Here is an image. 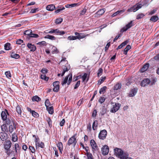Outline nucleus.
<instances>
[{
    "label": "nucleus",
    "mask_w": 159,
    "mask_h": 159,
    "mask_svg": "<svg viewBox=\"0 0 159 159\" xmlns=\"http://www.w3.org/2000/svg\"><path fill=\"white\" fill-rule=\"evenodd\" d=\"M12 141L14 142L18 140V137L16 134L15 133H13L12 135Z\"/></svg>",
    "instance_id": "33"
},
{
    "label": "nucleus",
    "mask_w": 159,
    "mask_h": 159,
    "mask_svg": "<svg viewBox=\"0 0 159 159\" xmlns=\"http://www.w3.org/2000/svg\"><path fill=\"white\" fill-rule=\"evenodd\" d=\"M81 78V75H80L78 76H74L73 77L74 81H76Z\"/></svg>",
    "instance_id": "54"
},
{
    "label": "nucleus",
    "mask_w": 159,
    "mask_h": 159,
    "mask_svg": "<svg viewBox=\"0 0 159 159\" xmlns=\"http://www.w3.org/2000/svg\"><path fill=\"white\" fill-rule=\"evenodd\" d=\"M2 130L3 132L6 131L7 129V127L6 124H3L1 126Z\"/></svg>",
    "instance_id": "39"
},
{
    "label": "nucleus",
    "mask_w": 159,
    "mask_h": 159,
    "mask_svg": "<svg viewBox=\"0 0 159 159\" xmlns=\"http://www.w3.org/2000/svg\"><path fill=\"white\" fill-rule=\"evenodd\" d=\"M106 11L105 8H102L100 9L94 15L95 17H99L103 14Z\"/></svg>",
    "instance_id": "9"
},
{
    "label": "nucleus",
    "mask_w": 159,
    "mask_h": 159,
    "mask_svg": "<svg viewBox=\"0 0 159 159\" xmlns=\"http://www.w3.org/2000/svg\"><path fill=\"white\" fill-rule=\"evenodd\" d=\"M27 46L30 49L31 51L34 52L35 51L36 48L35 45H32L31 43H28L27 45Z\"/></svg>",
    "instance_id": "19"
},
{
    "label": "nucleus",
    "mask_w": 159,
    "mask_h": 159,
    "mask_svg": "<svg viewBox=\"0 0 159 159\" xmlns=\"http://www.w3.org/2000/svg\"><path fill=\"white\" fill-rule=\"evenodd\" d=\"M107 112V109L104 106L103 107L100 111V114L102 115H104Z\"/></svg>",
    "instance_id": "38"
},
{
    "label": "nucleus",
    "mask_w": 159,
    "mask_h": 159,
    "mask_svg": "<svg viewBox=\"0 0 159 159\" xmlns=\"http://www.w3.org/2000/svg\"><path fill=\"white\" fill-rule=\"evenodd\" d=\"M76 136L77 134H75L69 139L67 143V145L68 146L71 145L73 147H75L77 143Z\"/></svg>",
    "instance_id": "3"
},
{
    "label": "nucleus",
    "mask_w": 159,
    "mask_h": 159,
    "mask_svg": "<svg viewBox=\"0 0 159 159\" xmlns=\"http://www.w3.org/2000/svg\"><path fill=\"white\" fill-rule=\"evenodd\" d=\"M4 49L6 50H9L11 49V44L9 43H6L4 45Z\"/></svg>",
    "instance_id": "30"
},
{
    "label": "nucleus",
    "mask_w": 159,
    "mask_h": 159,
    "mask_svg": "<svg viewBox=\"0 0 159 159\" xmlns=\"http://www.w3.org/2000/svg\"><path fill=\"white\" fill-rule=\"evenodd\" d=\"M107 89V87L106 86H104L102 88H101L99 91L100 94H102L104 93L105 92L106 90Z\"/></svg>",
    "instance_id": "32"
},
{
    "label": "nucleus",
    "mask_w": 159,
    "mask_h": 159,
    "mask_svg": "<svg viewBox=\"0 0 159 159\" xmlns=\"http://www.w3.org/2000/svg\"><path fill=\"white\" fill-rule=\"evenodd\" d=\"M33 137L35 138V144H37V143L38 142H39V138L37 136V137L36 136L34 135H33Z\"/></svg>",
    "instance_id": "49"
},
{
    "label": "nucleus",
    "mask_w": 159,
    "mask_h": 159,
    "mask_svg": "<svg viewBox=\"0 0 159 159\" xmlns=\"http://www.w3.org/2000/svg\"><path fill=\"white\" fill-rule=\"evenodd\" d=\"M45 106L46 108H48L49 106L51 105V104L48 99H47L45 102Z\"/></svg>",
    "instance_id": "42"
},
{
    "label": "nucleus",
    "mask_w": 159,
    "mask_h": 159,
    "mask_svg": "<svg viewBox=\"0 0 159 159\" xmlns=\"http://www.w3.org/2000/svg\"><path fill=\"white\" fill-rule=\"evenodd\" d=\"M87 74L85 73H84V75L83 76H81V78L82 80V82H84L87 78Z\"/></svg>",
    "instance_id": "45"
},
{
    "label": "nucleus",
    "mask_w": 159,
    "mask_h": 159,
    "mask_svg": "<svg viewBox=\"0 0 159 159\" xmlns=\"http://www.w3.org/2000/svg\"><path fill=\"white\" fill-rule=\"evenodd\" d=\"M115 153L120 159H132L131 158L128 157L129 154L123 151L120 148H117L114 149Z\"/></svg>",
    "instance_id": "1"
},
{
    "label": "nucleus",
    "mask_w": 159,
    "mask_h": 159,
    "mask_svg": "<svg viewBox=\"0 0 159 159\" xmlns=\"http://www.w3.org/2000/svg\"><path fill=\"white\" fill-rule=\"evenodd\" d=\"M107 132L106 129H103L100 131L99 132L98 137L100 139L103 140L105 139L107 135Z\"/></svg>",
    "instance_id": "6"
},
{
    "label": "nucleus",
    "mask_w": 159,
    "mask_h": 159,
    "mask_svg": "<svg viewBox=\"0 0 159 159\" xmlns=\"http://www.w3.org/2000/svg\"><path fill=\"white\" fill-rule=\"evenodd\" d=\"M121 87V84L120 83H117L114 86V89L115 90H118V89H120Z\"/></svg>",
    "instance_id": "31"
},
{
    "label": "nucleus",
    "mask_w": 159,
    "mask_h": 159,
    "mask_svg": "<svg viewBox=\"0 0 159 159\" xmlns=\"http://www.w3.org/2000/svg\"><path fill=\"white\" fill-rule=\"evenodd\" d=\"M102 154L104 155H107L109 151L108 146L107 145H105L102 148Z\"/></svg>",
    "instance_id": "11"
},
{
    "label": "nucleus",
    "mask_w": 159,
    "mask_h": 159,
    "mask_svg": "<svg viewBox=\"0 0 159 159\" xmlns=\"http://www.w3.org/2000/svg\"><path fill=\"white\" fill-rule=\"evenodd\" d=\"M62 18L57 19L56 20L55 23L56 24H60L62 21Z\"/></svg>",
    "instance_id": "57"
},
{
    "label": "nucleus",
    "mask_w": 159,
    "mask_h": 159,
    "mask_svg": "<svg viewBox=\"0 0 159 159\" xmlns=\"http://www.w3.org/2000/svg\"><path fill=\"white\" fill-rule=\"evenodd\" d=\"M112 104V107L110 110V112L112 113H115L120 108L121 105L119 103H115Z\"/></svg>",
    "instance_id": "5"
},
{
    "label": "nucleus",
    "mask_w": 159,
    "mask_h": 159,
    "mask_svg": "<svg viewBox=\"0 0 159 159\" xmlns=\"http://www.w3.org/2000/svg\"><path fill=\"white\" fill-rule=\"evenodd\" d=\"M66 58H63L61 60V62H60V63L62 64V63L63 61H64L65 65L63 66L62 68L63 70V71L61 75V76H63L64 75L65 73L66 72L69 70L70 69V65L68 64L67 61L66 60Z\"/></svg>",
    "instance_id": "4"
},
{
    "label": "nucleus",
    "mask_w": 159,
    "mask_h": 159,
    "mask_svg": "<svg viewBox=\"0 0 159 159\" xmlns=\"http://www.w3.org/2000/svg\"><path fill=\"white\" fill-rule=\"evenodd\" d=\"M1 116L2 119L3 120L5 121L6 124L9 125L11 124L12 122H15V121L11 118V116L7 117V115L5 113L2 111L1 114Z\"/></svg>",
    "instance_id": "2"
},
{
    "label": "nucleus",
    "mask_w": 159,
    "mask_h": 159,
    "mask_svg": "<svg viewBox=\"0 0 159 159\" xmlns=\"http://www.w3.org/2000/svg\"><path fill=\"white\" fill-rule=\"evenodd\" d=\"M46 109L49 114H52L53 113L54 108L53 106L48 107V108H46Z\"/></svg>",
    "instance_id": "28"
},
{
    "label": "nucleus",
    "mask_w": 159,
    "mask_h": 159,
    "mask_svg": "<svg viewBox=\"0 0 159 159\" xmlns=\"http://www.w3.org/2000/svg\"><path fill=\"white\" fill-rule=\"evenodd\" d=\"M137 89L135 88H133L131 89L129 93L128 96L129 97H134L135 95L137 92Z\"/></svg>",
    "instance_id": "16"
},
{
    "label": "nucleus",
    "mask_w": 159,
    "mask_h": 159,
    "mask_svg": "<svg viewBox=\"0 0 159 159\" xmlns=\"http://www.w3.org/2000/svg\"><path fill=\"white\" fill-rule=\"evenodd\" d=\"M69 77V76H66L64 78L63 81H62L61 83V84L62 85H63L64 84H66L67 83L68 78Z\"/></svg>",
    "instance_id": "51"
},
{
    "label": "nucleus",
    "mask_w": 159,
    "mask_h": 159,
    "mask_svg": "<svg viewBox=\"0 0 159 159\" xmlns=\"http://www.w3.org/2000/svg\"><path fill=\"white\" fill-rule=\"evenodd\" d=\"M98 126V121L97 120H95L92 125V129L93 130H96Z\"/></svg>",
    "instance_id": "22"
},
{
    "label": "nucleus",
    "mask_w": 159,
    "mask_h": 159,
    "mask_svg": "<svg viewBox=\"0 0 159 159\" xmlns=\"http://www.w3.org/2000/svg\"><path fill=\"white\" fill-rule=\"evenodd\" d=\"M12 143L10 140L6 141L4 144V148L5 150L10 149L11 147Z\"/></svg>",
    "instance_id": "10"
},
{
    "label": "nucleus",
    "mask_w": 159,
    "mask_h": 159,
    "mask_svg": "<svg viewBox=\"0 0 159 159\" xmlns=\"http://www.w3.org/2000/svg\"><path fill=\"white\" fill-rule=\"evenodd\" d=\"M145 16L144 15L143 13H140L138 14L136 16V19L137 20H139Z\"/></svg>",
    "instance_id": "48"
},
{
    "label": "nucleus",
    "mask_w": 159,
    "mask_h": 159,
    "mask_svg": "<svg viewBox=\"0 0 159 159\" xmlns=\"http://www.w3.org/2000/svg\"><path fill=\"white\" fill-rule=\"evenodd\" d=\"M110 45H111V42H109L107 43V45L105 47V51H107L108 50L109 47L110 46Z\"/></svg>",
    "instance_id": "64"
},
{
    "label": "nucleus",
    "mask_w": 159,
    "mask_h": 159,
    "mask_svg": "<svg viewBox=\"0 0 159 159\" xmlns=\"http://www.w3.org/2000/svg\"><path fill=\"white\" fill-rule=\"evenodd\" d=\"M125 9H123L120 10H119L114 13L112 15V17H114L116 16L117 15H120L121 14L124 12L125 11Z\"/></svg>",
    "instance_id": "21"
},
{
    "label": "nucleus",
    "mask_w": 159,
    "mask_h": 159,
    "mask_svg": "<svg viewBox=\"0 0 159 159\" xmlns=\"http://www.w3.org/2000/svg\"><path fill=\"white\" fill-rule=\"evenodd\" d=\"M35 145L36 148H43L44 147V143L42 142H41L40 143L39 142H38L37 145Z\"/></svg>",
    "instance_id": "29"
},
{
    "label": "nucleus",
    "mask_w": 159,
    "mask_h": 159,
    "mask_svg": "<svg viewBox=\"0 0 159 159\" xmlns=\"http://www.w3.org/2000/svg\"><path fill=\"white\" fill-rule=\"evenodd\" d=\"M87 10V9L86 8H84L83 10H81L80 11V15H83L85 14L86 13V11Z\"/></svg>",
    "instance_id": "63"
},
{
    "label": "nucleus",
    "mask_w": 159,
    "mask_h": 159,
    "mask_svg": "<svg viewBox=\"0 0 159 159\" xmlns=\"http://www.w3.org/2000/svg\"><path fill=\"white\" fill-rule=\"evenodd\" d=\"M59 150H61L63 149V144L61 142H59L57 144Z\"/></svg>",
    "instance_id": "41"
},
{
    "label": "nucleus",
    "mask_w": 159,
    "mask_h": 159,
    "mask_svg": "<svg viewBox=\"0 0 159 159\" xmlns=\"http://www.w3.org/2000/svg\"><path fill=\"white\" fill-rule=\"evenodd\" d=\"M103 72V70L102 68H100L98 70V73L97 75L98 76H99L102 74Z\"/></svg>",
    "instance_id": "59"
},
{
    "label": "nucleus",
    "mask_w": 159,
    "mask_h": 159,
    "mask_svg": "<svg viewBox=\"0 0 159 159\" xmlns=\"http://www.w3.org/2000/svg\"><path fill=\"white\" fill-rule=\"evenodd\" d=\"M16 110L18 114L21 115L22 113V111L21 108L19 105H17L16 107Z\"/></svg>",
    "instance_id": "34"
},
{
    "label": "nucleus",
    "mask_w": 159,
    "mask_h": 159,
    "mask_svg": "<svg viewBox=\"0 0 159 159\" xmlns=\"http://www.w3.org/2000/svg\"><path fill=\"white\" fill-rule=\"evenodd\" d=\"M5 74L6 76V77L9 78L10 77H11V74L10 72V71H7L5 72Z\"/></svg>",
    "instance_id": "61"
},
{
    "label": "nucleus",
    "mask_w": 159,
    "mask_h": 159,
    "mask_svg": "<svg viewBox=\"0 0 159 159\" xmlns=\"http://www.w3.org/2000/svg\"><path fill=\"white\" fill-rule=\"evenodd\" d=\"M106 77L105 76L101 77L100 78V79L99 80L98 83V84L99 85L101 84L106 80Z\"/></svg>",
    "instance_id": "37"
},
{
    "label": "nucleus",
    "mask_w": 159,
    "mask_h": 159,
    "mask_svg": "<svg viewBox=\"0 0 159 159\" xmlns=\"http://www.w3.org/2000/svg\"><path fill=\"white\" fill-rule=\"evenodd\" d=\"M55 8V7L53 4L48 5L46 7V9L49 11H52Z\"/></svg>",
    "instance_id": "23"
},
{
    "label": "nucleus",
    "mask_w": 159,
    "mask_h": 159,
    "mask_svg": "<svg viewBox=\"0 0 159 159\" xmlns=\"http://www.w3.org/2000/svg\"><path fill=\"white\" fill-rule=\"evenodd\" d=\"M14 148L16 154L20 151V147L18 143H15L14 145Z\"/></svg>",
    "instance_id": "26"
},
{
    "label": "nucleus",
    "mask_w": 159,
    "mask_h": 159,
    "mask_svg": "<svg viewBox=\"0 0 159 159\" xmlns=\"http://www.w3.org/2000/svg\"><path fill=\"white\" fill-rule=\"evenodd\" d=\"M46 42L45 41H42L41 42H40L37 43V44L39 45L40 46H44L46 44Z\"/></svg>",
    "instance_id": "60"
},
{
    "label": "nucleus",
    "mask_w": 159,
    "mask_h": 159,
    "mask_svg": "<svg viewBox=\"0 0 159 159\" xmlns=\"http://www.w3.org/2000/svg\"><path fill=\"white\" fill-rule=\"evenodd\" d=\"M64 7H62V8H58L55 11V12L56 13H58L60 12L61 11L65 9Z\"/></svg>",
    "instance_id": "58"
},
{
    "label": "nucleus",
    "mask_w": 159,
    "mask_h": 159,
    "mask_svg": "<svg viewBox=\"0 0 159 159\" xmlns=\"http://www.w3.org/2000/svg\"><path fill=\"white\" fill-rule=\"evenodd\" d=\"M47 121L48 124L49 126L51 127L52 126V121L50 117H48L47 119Z\"/></svg>",
    "instance_id": "46"
},
{
    "label": "nucleus",
    "mask_w": 159,
    "mask_h": 159,
    "mask_svg": "<svg viewBox=\"0 0 159 159\" xmlns=\"http://www.w3.org/2000/svg\"><path fill=\"white\" fill-rule=\"evenodd\" d=\"M120 33H121L119 34L118 35H117L116 36V37L114 39V40H113L114 42H115L120 37L122 36V35L123 33H121V32H120Z\"/></svg>",
    "instance_id": "55"
},
{
    "label": "nucleus",
    "mask_w": 159,
    "mask_h": 159,
    "mask_svg": "<svg viewBox=\"0 0 159 159\" xmlns=\"http://www.w3.org/2000/svg\"><path fill=\"white\" fill-rule=\"evenodd\" d=\"M150 83V80L148 78H146L143 80L141 83V85L144 87L147 86Z\"/></svg>",
    "instance_id": "14"
},
{
    "label": "nucleus",
    "mask_w": 159,
    "mask_h": 159,
    "mask_svg": "<svg viewBox=\"0 0 159 159\" xmlns=\"http://www.w3.org/2000/svg\"><path fill=\"white\" fill-rule=\"evenodd\" d=\"M133 25V21H131L127 24L125 27L122 28L120 30V32L123 33L124 32L126 31L129 29Z\"/></svg>",
    "instance_id": "7"
},
{
    "label": "nucleus",
    "mask_w": 159,
    "mask_h": 159,
    "mask_svg": "<svg viewBox=\"0 0 159 159\" xmlns=\"http://www.w3.org/2000/svg\"><path fill=\"white\" fill-rule=\"evenodd\" d=\"M76 38V37H75V36L71 35L68 37L67 39L70 40H75L77 39Z\"/></svg>",
    "instance_id": "52"
},
{
    "label": "nucleus",
    "mask_w": 159,
    "mask_h": 159,
    "mask_svg": "<svg viewBox=\"0 0 159 159\" xmlns=\"http://www.w3.org/2000/svg\"><path fill=\"white\" fill-rule=\"evenodd\" d=\"M149 66L148 63H146L144 64L143 66L140 69V71L141 72H143L146 71L148 69Z\"/></svg>",
    "instance_id": "18"
},
{
    "label": "nucleus",
    "mask_w": 159,
    "mask_h": 159,
    "mask_svg": "<svg viewBox=\"0 0 159 159\" xmlns=\"http://www.w3.org/2000/svg\"><path fill=\"white\" fill-rule=\"evenodd\" d=\"M7 134L5 132H1L0 133V138L2 141H5L7 139Z\"/></svg>",
    "instance_id": "13"
},
{
    "label": "nucleus",
    "mask_w": 159,
    "mask_h": 159,
    "mask_svg": "<svg viewBox=\"0 0 159 159\" xmlns=\"http://www.w3.org/2000/svg\"><path fill=\"white\" fill-rule=\"evenodd\" d=\"M159 18L157 16L155 15L152 16L150 18V20L153 22H155L157 21Z\"/></svg>",
    "instance_id": "27"
},
{
    "label": "nucleus",
    "mask_w": 159,
    "mask_h": 159,
    "mask_svg": "<svg viewBox=\"0 0 159 159\" xmlns=\"http://www.w3.org/2000/svg\"><path fill=\"white\" fill-rule=\"evenodd\" d=\"M31 113L32 116L34 117H37L39 116V114L34 111H32V113Z\"/></svg>",
    "instance_id": "50"
},
{
    "label": "nucleus",
    "mask_w": 159,
    "mask_h": 159,
    "mask_svg": "<svg viewBox=\"0 0 159 159\" xmlns=\"http://www.w3.org/2000/svg\"><path fill=\"white\" fill-rule=\"evenodd\" d=\"M45 39H48L52 40H55L56 38L53 36L48 35L44 37Z\"/></svg>",
    "instance_id": "36"
},
{
    "label": "nucleus",
    "mask_w": 159,
    "mask_h": 159,
    "mask_svg": "<svg viewBox=\"0 0 159 159\" xmlns=\"http://www.w3.org/2000/svg\"><path fill=\"white\" fill-rule=\"evenodd\" d=\"M87 129L88 131L89 132H91L92 130L91 126V124L90 123H89L87 125Z\"/></svg>",
    "instance_id": "62"
},
{
    "label": "nucleus",
    "mask_w": 159,
    "mask_h": 159,
    "mask_svg": "<svg viewBox=\"0 0 159 159\" xmlns=\"http://www.w3.org/2000/svg\"><path fill=\"white\" fill-rule=\"evenodd\" d=\"M9 131L10 133H12L14 130L16 129V125L15 122H13V125H9Z\"/></svg>",
    "instance_id": "17"
},
{
    "label": "nucleus",
    "mask_w": 159,
    "mask_h": 159,
    "mask_svg": "<svg viewBox=\"0 0 159 159\" xmlns=\"http://www.w3.org/2000/svg\"><path fill=\"white\" fill-rule=\"evenodd\" d=\"M142 6V5L141 4H137L133 6L134 8V12H135L138 10L140 8H141Z\"/></svg>",
    "instance_id": "24"
},
{
    "label": "nucleus",
    "mask_w": 159,
    "mask_h": 159,
    "mask_svg": "<svg viewBox=\"0 0 159 159\" xmlns=\"http://www.w3.org/2000/svg\"><path fill=\"white\" fill-rule=\"evenodd\" d=\"M75 37L76 39H83L86 36H88L89 34H87L86 35L84 33H79L78 32H75Z\"/></svg>",
    "instance_id": "8"
},
{
    "label": "nucleus",
    "mask_w": 159,
    "mask_h": 159,
    "mask_svg": "<svg viewBox=\"0 0 159 159\" xmlns=\"http://www.w3.org/2000/svg\"><path fill=\"white\" fill-rule=\"evenodd\" d=\"M41 78L42 79L44 80L45 81H47L48 80L49 78L48 77H47L45 75H41Z\"/></svg>",
    "instance_id": "47"
},
{
    "label": "nucleus",
    "mask_w": 159,
    "mask_h": 159,
    "mask_svg": "<svg viewBox=\"0 0 159 159\" xmlns=\"http://www.w3.org/2000/svg\"><path fill=\"white\" fill-rule=\"evenodd\" d=\"M29 149L31 151V152L32 153H35V149L33 146H30L29 147Z\"/></svg>",
    "instance_id": "53"
},
{
    "label": "nucleus",
    "mask_w": 159,
    "mask_h": 159,
    "mask_svg": "<svg viewBox=\"0 0 159 159\" xmlns=\"http://www.w3.org/2000/svg\"><path fill=\"white\" fill-rule=\"evenodd\" d=\"M67 76H69V77L68 81V82L67 83V84L68 85H69L72 81V74L70 73Z\"/></svg>",
    "instance_id": "44"
},
{
    "label": "nucleus",
    "mask_w": 159,
    "mask_h": 159,
    "mask_svg": "<svg viewBox=\"0 0 159 159\" xmlns=\"http://www.w3.org/2000/svg\"><path fill=\"white\" fill-rule=\"evenodd\" d=\"M78 4L77 3H75L71 4H67L65 7L67 8H70V7H74L76 6Z\"/></svg>",
    "instance_id": "43"
},
{
    "label": "nucleus",
    "mask_w": 159,
    "mask_h": 159,
    "mask_svg": "<svg viewBox=\"0 0 159 159\" xmlns=\"http://www.w3.org/2000/svg\"><path fill=\"white\" fill-rule=\"evenodd\" d=\"M41 100V99L37 96H35L33 97L32 98V100L33 102H38Z\"/></svg>",
    "instance_id": "35"
},
{
    "label": "nucleus",
    "mask_w": 159,
    "mask_h": 159,
    "mask_svg": "<svg viewBox=\"0 0 159 159\" xmlns=\"http://www.w3.org/2000/svg\"><path fill=\"white\" fill-rule=\"evenodd\" d=\"M32 33V30H25L24 31V34L25 35H27L30 37V35H31Z\"/></svg>",
    "instance_id": "40"
},
{
    "label": "nucleus",
    "mask_w": 159,
    "mask_h": 159,
    "mask_svg": "<svg viewBox=\"0 0 159 159\" xmlns=\"http://www.w3.org/2000/svg\"><path fill=\"white\" fill-rule=\"evenodd\" d=\"M128 40H126L122 43L120 45H119L117 48L116 49L117 50L118 49L122 48L123 47L126 45L128 43Z\"/></svg>",
    "instance_id": "25"
},
{
    "label": "nucleus",
    "mask_w": 159,
    "mask_h": 159,
    "mask_svg": "<svg viewBox=\"0 0 159 159\" xmlns=\"http://www.w3.org/2000/svg\"><path fill=\"white\" fill-rule=\"evenodd\" d=\"M59 82L58 81H56L53 82V86L54 88L53 90L54 92H57L59 89Z\"/></svg>",
    "instance_id": "15"
},
{
    "label": "nucleus",
    "mask_w": 159,
    "mask_h": 159,
    "mask_svg": "<svg viewBox=\"0 0 159 159\" xmlns=\"http://www.w3.org/2000/svg\"><path fill=\"white\" fill-rule=\"evenodd\" d=\"M11 58L17 59L20 58V56L19 54L15 53L13 51H11Z\"/></svg>",
    "instance_id": "20"
},
{
    "label": "nucleus",
    "mask_w": 159,
    "mask_h": 159,
    "mask_svg": "<svg viewBox=\"0 0 159 159\" xmlns=\"http://www.w3.org/2000/svg\"><path fill=\"white\" fill-rule=\"evenodd\" d=\"M105 100V98L104 97H100L99 100V102L101 104L103 103Z\"/></svg>",
    "instance_id": "56"
},
{
    "label": "nucleus",
    "mask_w": 159,
    "mask_h": 159,
    "mask_svg": "<svg viewBox=\"0 0 159 159\" xmlns=\"http://www.w3.org/2000/svg\"><path fill=\"white\" fill-rule=\"evenodd\" d=\"M91 145L92 147L93 150V151L98 150V148L97 144L93 139H91L90 141Z\"/></svg>",
    "instance_id": "12"
}]
</instances>
